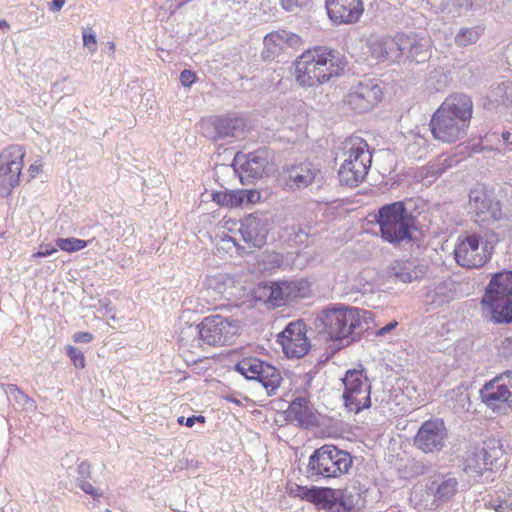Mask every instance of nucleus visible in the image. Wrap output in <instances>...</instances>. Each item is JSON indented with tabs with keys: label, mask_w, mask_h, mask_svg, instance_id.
<instances>
[{
	"label": "nucleus",
	"mask_w": 512,
	"mask_h": 512,
	"mask_svg": "<svg viewBox=\"0 0 512 512\" xmlns=\"http://www.w3.org/2000/svg\"><path fill=\"white\" fill-rule=\"evenodd\" d=\"M473 113L471 98L462 93L449 95L434 112L430 127L435 139L456 142L466 136Z\"/></svg>",
	"instance_id": "1"
},
{
	"label": "nucleus",
	"mask_w": 512,
	"mask_h": 512,
	"mask_svg": "<svg viewBox=\"0 0 512 512\" xmlns=\"http://www.w3.org/2000/svg\"><path fill=\"white\" fill-rule=\"evenodd\" d=\"M371 313L355 307H332L317 314L314 326L318 333L331 340H354L370 328Z\"/></svg>",
	"instance_id": "2"
},
{
	"label": "nucleus",
	"mask_w": 512,
	"mask_h": 512,
	"mask_svg": "<svg viewBox=\"0 0 512 512\" xmlns=\"http://www.w3.org/2000/svg\"><path fill=\"white\" fill-rule=\"evenodd\" d=\"M345 64L336 51L323 47L310 49L295 61V79L301 87H315L339 75Z\"/></svg>",
	"instance_id": "3"
},
{
	"label": "nucleus",
	"mask_w": 512,
	"mask_h": 512,
	"mask_svg": "<svg viewBox=\"0 0 512 512\" xmlns=\"http://www.w3.org/2000/svg\"><path fill=\"white\" fill-rule=\"evenodd\" d=\"M342 164L338 171L339 181L348 187L358 186L367 176L372 164V154L367 142L359 136L346 138L339 154Z\"/></svg>",
	"instance_id": "4"
},
{
	"label": "nucleus",
	"mask_w": 512,
	"mask_h": 512,
	"mask_svg": "<svg viewBox=\"0 0 512 512\" xmlns=\"http://www.w3.org/2000/svg\"><path fill=\"white\" fill-rule=\"evenodd\" d=\"M483 312L497 324L512 322V271L494 274L481 300Z\"/></svg>",
	"instance_id": "5"
},
{
	"label": "nucleus",
	"mask_w": 512,
	"mask_h": 512,
	"mask_svg": "<svg viewBox=\"0 0 512 512\" xmlns=\"http://www.w3.org/2000/svg\"><path fill=\"white\" fill-rule=\"evenodd\" d=\"M353 460L347 451L334 445H323L310 456L307 472L310 477L337 478L347 474Z\"/></svg>",
	"instance_id": "6"
},
{
	"label": "nucleus",
	"mask_w": 512,
	"mask_h": 512,
	"mask_svg": "<svg viewBox=\"0 0 512 512\" xmlns=\"http://www.w3.org/2000/svg\"><path fill=\"white\" fill-rule=\"evenodd\" d=\"M377 222L382 237L393 244L411 239L414 219L403 202L384 205L378 211Z\"/></svg>",
	"instance_id": "7"
},
{
	"label": "nucleus",
	"mask_w": 512,
	"mask_h": 512,
	"mask_svg": "<svg viewBox=\"0 0 512 512\" xmlns=\"http://www.w3.org/2000/svg\"><path fill=\"white\" fill-rule=\"evenodd\" d=\"M493 247L476 234L461 235L454 247L458 265L465 268H480L491 258Z\"/></svg>",
	"instance_id": "8"
},
{
	"label": "nucleus",
	"mask_w": 512,
	"mask_h": 512,
	"mask_svg": "<svg viewBox=\"0 0 512 512\" xmlns=\"http://www.w3.org/2000/svg\"><path fill=\"white\" fill-rule=\"evenodd\" d=\"M199 327L205 344L222 346L231 343L239 334L241 323L235 318L212 315L205 317Z\"/></svg>",
	"instance_id": "9"
},
{
	"label": "nucleus",
	"mask_w": 512,
	"mask_h": 512,
	"mask_svg": "<svg viewBox=\"0 0 512 512\" xmlns=\"http://www.w3.org/2000/svg\"><path fill=\"white\" fill-rule=\"evenodd\" d=\"M24 157L25 151L20 145H11L0 153V195H9L19 185Z\"/></svg>",
	"instance_id": "10"
},
{
	"label": "nucleus",
	"mask_w": 512,
	"mask_h": 512,
	"mask_svg": "<svg viewBox=\"0 0 512 512\" xmlns=\"http://www.w3.org/2000/svg\"><path fill=\"white\" fill-rule=\"evenodd\" d=\"M482 401L493 411L512 409V371H506L484 385L480 392Z\"/></svg>",
	"instance_id": "11"
},
{
	"label": "nucleus",
	"mask_w": 512,
	"mask_h": 512,
	"mask_svg": "<svg viewBox=\"0 0 512 512\" xmlns=\"http://www.w3.org/2000/svg\"><path fill=\"white\" fill-rule=\"evenodd\" d=\"M235 368L246 379L261 383L268 394L274 393L282 381L280 372L274 366L258 358H244L236 364Z\"/></svg>",
	"instance_id": "12"
},
{
	"label": "nucleus",
	"mask_w": 512,
	"mask_h": 512,
	"mask_svg": "<svg viewBox=\"0 0 512 512\" xmlns=\"http://www.w3.org/2000/svg\"><path fill=\"white\" fill-rule=\"evenodd\" d=\"M345 387L343 399L345 406L355 413L368 408L371 404L370 384L362 371L351 370L343 378Z\"/></svg>",
	"instance_id": "13"
},
{
	"label": "nucleus",
	"mask_w": 512,
	"mask_h": 512,
	"mask_svg": "<svg viewBox=\"0 0 512 512\" xmlns=\"http://www.w3.org/2000/svg\"><path fill=\"white\" fill-rule=\"evenodd\" d=\"M448 439V430L442 419H429L422 423L416 436L414 445L424 453H438Z\"/></svg>",
	"instance_id": "14"
},
{
	"label": "nucleus",
	"mask_w": 512,
	"mask_h": 512,
	"mask_svg": "<svg viewBox=\"0 0 512 512\" xmlns=\"http://www.w3.org/2000/svg\"><path fill=\"white\" fill-rule=\"evenodd\" d=\"M469 209L480 224H490L502 217L500 202L484 188H475L469 194Z\"/></svg>",
	"instance_id": "15"
},
{
	"label": "nucleus",
	"mask_w": 512,
	"mask_h": 512,
	"mask_svg": "<svg viewBox=\"0 0 512 512\" xmlns=\"http://www.w3.org/2000/svg\"><path fill=\"white\" fill-rule=\"evenodd\" d=\"M268 232L269 221L262 214H250L240 221L239 234L247 254L266 244Z\"/></svg>",
	"instance_id": "16"
},
{
	"label": "nucleus",
	"mask_w": 512,
	"mask_h": 512,
	"mask_svg": "<svg viewBox=\"0 0 512 512\" xmlns=\"http://www.w3.org/2000/svg\"><path fill=\"white\" fill-rule=\"evenodd\" d=\"M432 40L426 33H398L400 59L424 63L431 56Z\"/></svg>",
	"instance_id": "17"
},
{
	"label": "nucleus",
	"mask_w": 512,
	"mask_h": 512,
	"mask_svg": "<svg viewBox=\"0 0 512 512\" xmlns=\"http://www.w3.org/2000/svg\"><path fill=\"white\" fill-rule=\"evenodd\" d=\"M278 342L288 358L304 357L311 348L310 340L307 337L306 325L299 320L291 322L286 326L278 335Z\"/></svg>",
	"instance_id": "18"
},
{
	"label": "nucleus",
	"mask_w": 512,
	"mask_h": 512,
	"mask_svg": "<svg viewBox=\"0 0 512 512\" xmlns=\"http://www.w3.org/2000/svg\"><path fill=\"white\" fill-rule=\"evenodd\" d=\"M382 89L375 79L365 78L350 88L347 104L358 112L371 110L381 99Z\"/></svg>",
	"instance_id": "19"
},
{
	"label": "nucleus",
	"mask_w": 512,
	"mask_h": 512,
	"mask_svg": "<svg viewBox=\"0 0 512 512\" xmlns=\"http://www.w3.org/2000/svg\"><path fill=\"white\" fill-rule=\"evenodd\" d=\"M281 175L285 186L292 191H296L304 189L319 180L321 169L310 161H303L285 165Z\"/></svg>",
	"instance_id": "20"
},
{
	"label": "nucleus",
	"mask_w": 512,
	"mask_h": 512,
	"mask_svg": "<svg viewBox=\"0 0 512 512\" xmlns=\"http://www.w3.org/2000/svg\"><path fill=\"white\" fill-rule=\"evenodd\" d=\"M329 19L337 25L355 24L364 13L363 0H326Z\"/></svg>",
	"instance_id": "21"
},
{
	"label": "nucleus",
	"mask_w": 512,
	"mask_h": 512,
	"mask_svg": "<svg viewBox=\"0 0 512 512\" xmlns=\"http://www.w3.org/2000/svg\"><path fill=\"white\" fill-rule=\"evenodd\" d=\"M267 300L275 306H280L286 300L305 297L307 283L305 281L272 282L263 288Z\"/></svg>",
	"instance_id": "22"
},
{
	"label": "nucleus",
	"mask_w": 512,
	"mask_h": 512,
	"mask_svg": "<svg viewBox=\"0 0 512 512\" xmlns=\"http://www.w3.org/2000/svg\"><path fill=\"white\" fill-rule=\"evenodd\" d=\"M204 285L207 290L228 301L240 298L243 292V286L234 277L222 272L208 275Z\"/></svg>",
	"instance_id": "23"
},
{
	"label": "nucleus",
	"mask_w": 512,
	"mask_h": 512,
	"mask_svg": "<svg viewBox=\"0 0 512 512\" xmlns=\"http://www.w3.org/2000/svg\"><path fill=\"white\" fill-rule=\"evenodd\" d=\"M299 37L289 31H273L264 37V49L262 56L266 60H274L286 48L296 46L299 43Z\"/></svg>",
	"instance_id": "24"
},
{
	"label": "nucleus",
	"mask_w": 512,
	"mask_h": 512,
	"mask_svg": "<svg viewBox=\"0 0 512 512\" xmlns=\"http://www.w3.org/2000/svg\"><path fill=\"white\" fill-rule=\"evenodd\" d=\"M235 161L247 177L260 178L270 163V156L266 149H258L245 155L237 154Z\"/></svg>",
	"instance_id": "25"
},
{
	"label": "nucleus",
	"mask_w": 512,
	"mask_h": 512,
	"mask_svg": "<svg viewBox=\"0 0 512 512\" xmlns=\"http://www.w3.org/2000/svg\"><path fill=\"white\" fill-rule=\"evenodd\" d=\"M487 101L489 108L502 116H512V81L492 86Z\"/></svg>",
	"instance_id": "26"
},
{
	"label": "nucleus",
	"mask_w": 512,
	"mask_h": 512,
	"mask_svg": "<svg viewBox=\"0 0 512 512\" xmlns=\"http://www.w3.org/2000/svg\"><path fill=\"white\" fill-rule=\"evenodd\" d=\"M260 194L256 190H224L212 193V200L220 206L238 208L244 204L256 203Z\"/></svg>",
	"instance_id": "27"
},
{
	"label": "nucleus",
	"mask_w": 512,
	"mask_h": 512,
	"mask_svg": "<svg viewBox=\"0 0 512 512\" xmlns=\"http://www.w3.org/2000/svg\"><path fill=\"white\" fill-rule=\"evenodd\" d=\"M369 51L376 60H393L400 62L398 50V34L391 37H381L369 40Z\"/></svg>",
	"instance_id": "28"
},
{
	"label": "nucleus",
	"mask_w": 512,
	"mask_h": 512,
	"mask_svg": "<svg viewBox=\"0 0 512 512\" xmlns=\"http://www.w3.org/2000/svg\"><path fill=\"white\" fill-rule=\"evenodd\" d=\"M179 343L183 353L189 352L201 357L200 350L205 343L202 340L199 325H188L182 328L179 333Z\"/></svg>",
	"instance_id": "29"
},
{
	"label": "nucleus",
	"mask_w": 512,
	"mask_h": 512,
	"mask_svg": "<svg viewBox=\"0 0 512 512\" xmlns=\"http://www.w3.org/2000/svg\"><path fill=\"white\" fill-rule=\"evenodd\" d=\"M391 274L404 283H410L424 274L422 267L411 260H396L391 264Z\"/></svg>",
	"instance_id": "30"
},
{
	"label": "nucleus",
	"mask_w": 512,
	"mask_h": 512,
	"mask_svg": "<svg viewBox=\"0 0 512 512\" xmlns=\"http://www.w3.org/2000/svg\"><path fill=\"white\" fill-rule=\"evenodd\" d=\"M245 122L242 118H221L215 124L216 137L220 139L243 135Z\"/></svg>",
	"instance_id": "31"
},
{
	"label": "nucleus",
	"mask_w": 512,
	"mask_h": 512,
	"mask_svg": "<svg viewBox=\"0 0 512 512\" xmlns=\"http://www.w3.org/2000/svg\"><path fill=\"white\" fill-rule=\"evenodd\" d=\"M475 512H512V495L484 499L476 504Z\"/></svg>",
	"instance_id": "32"
},
{
	"label": "nucleus",
	"mask_w": 512,
	"mask_h": 512,
	"mask_svg": "<svg viewBox=\"0 0 512 512\" xmlns=\"http://www.w3.org/2000/svg\"><path fill=\"white\" fill-rule=\"evenodd\" d=\"M480 450L481 455L484 457V461H488L492 466H495L504 455V448L501 440L494 436L488 437L484 440Z\"/></svg>",
	"instance_id": "33"
},
{
	"label": "nucleus",
	"mask_w": 512,
	"mask_h": 512,
	"mask_svg": "<svg viewBox=\"0 0 512 512\" xmlns=\"http://www.w3.org/2000/svg\"><path fill=\"white\" fill-rule=\"evenodd\" d=\"M289 414L302 425L310 424L313 418L308 400L304 397H298L292 401L289 406Z\"/></svg>",
	"instance_id": "34"
},
{
	"label": "nucleus",
	"mask_w": 512,
	"mask_h": 512,
	"mask_svg": "<svg viewBox=\"0 0 512 512\" xmlns=\"http://www.w3.org/2000/svg\"><path fill=\"white\" fill-rule=\"evenodd\" d=\"M219 237V241L216 244V249L219 254L233 255L235 253L239 256L247 254L243 244L239 243L234 236L222 234Z\"/></svg>",
	"instance_id": "35"
},
{
	"label": "nucleus",
	"mask_w": 512,
	"mask_h": 512,
	"mask_svg": "<svg viewBox=\"0 0 512 512\" xmlns=\"http://www.w3.org/2000/svg\"><path fill=\"white\" fill-rule=\"evenodd\" d=\"M493 466L484 461V457L481 455V450L476 449L468 454L465 461V471L475 473L477 475L483 474L484 471L492 470Z\"/></svg>",
	"instance_id": "36"
},
{
	"label": "nucleus",
	"mask_w": 512,
	"mask_h": 512,
	"mask_svg": "<svg viewBox=\"0 0 512 512\" xmlns=\"http://www.w3.org/2000/svg\"><path fill=\"white\" fill-rule=\"evenodd\" d=\"M341 491L328 488V487H317L314 502L317 505H321L323 508L331 509L335 505L341 496Z\"/></svg>",
	"instance_id": "37"
},
{
	"label": "nucleus",
	"mask_w": 512,
	"mask_h": 512,
	"mask_svg": "<svg viewBox=\"0 0 512 512\" xmlns=\"http://www.w3.org/2000/svg\"><path fill=\"white\" fill-rule=\"evenodd\" d=\"M481 29L478 27L461 28L455 35L454 41L459 47H467L478 41Z\"/></svg>",
	"instance_id": "38"
},
{
	"label": "nucleus",
	"mask_w": 512,
	"mask_h": 512,
	"mask_svg": "<svg viewBox=\"0 0 512 512\" xmlns=\"http://www.w3.org/2000/svg\"><path fill=\"white\" fill-rule=\"evenodd\" d=\"M458 490V481L454 477L444 478L437 486L435 496L442 501L451 499Z\"/></svg>",
	"instance_id": "39"
},
{
	"label": "nucleus",
	"mask_w": 512,
	"mask_h": 512,
	"mask_svg": "<svg viewBox=\"0 0 512 512\" xmlns=\"http://www.w3.org/2000/svg\"><path fill=\"white\" fill-rule=\"evenodd\" d=\"M56 246L66 252H76L84 249L87 246V242L77 238H58Z\"/></svg>",
	"instance_id": "40"
},
{
	"label": "nucleus",
	"mask_w": 512,
	"mask_h": 512,
	"mask_svg": "<svg viewBox=\"0 0 512 512\" xmlns=\"http://www.w3.org/2000/svg\"><path fill=\"white\" fill-rule=\"evenodd\" d=\"M82 38L84 48H86L92 54L95 53L98 48V42L96 34L92 28H83Z\"/></svg>",
	"instance_id": "41"
},
{
	"label": "nucleus",
	"mask_w": 512,
	"mask_h": 512,
	"mask_svg": "<svg viewBox=\"0 0 512 512\" xmlns=\"http://www.w3.org/2000/svg\"><path fill=\"white\" fill-rule=\"evenodd\" d=\"M262 262L266 265V269H275L282 265L283 256L277 252H265L262 255Z\"/></svg>",
	"instance_id": "42"
},
{
	"label": "nucleus",
	"mask_w": 512,
	"mask_h": 512,
	"mask_svg": "<svg viewBox=\"0 0 512 512\" xmlns=\"http://www.w3.org/2000/svg\"><path fill=\"white\" fill-rule=\"evenodd\" d=\"M472 7V0H450L448 7L449 13L461 15Z\"/></svg>",
	"instance_id": "43"
},
{
	"label": "nucleus",
	"mask_w": 512,
	"mask_h": 512,
	"mask_svg": "<svg viewBox=\"0 0 512 512\" xmlns=\"http://www.w3.org/2000/svg\"><path fill=\"white\" fill-rule=\"evenodd\" d=\"M316 488H307L303 486H296L295 489H291V493L294 496L300 497L301 499H305L310 502H314L315 494H316Z\"/></svg>",
	"instance_id": "44"
},
{
	"label": "nucleus",
	"mask_w": 512,
	"mask_h": 512,
	"mask_svg": "<svg viewBox=\"0 0 512 512\" xmlns=\"http://www.w3.org/2000/svg\"><path fill=\"white\" fill-rule=\"evenodd\" d=\"M67 354L69 355V357L71 358V360L73 361V363L76 367H80V368L85 367L84 355L79 349H77L73 346H68Z\"/></svg>",
	"instance_id": "45"
},
{
	"label": "nucleus",
	"mask_w": 512,
	"mask_h": 512,
	"mask_svg": "<svg viewBox=\"0 0 512 512\" xmlns=\"http://www.w3.org/2000/svg\"><path fill=\"white\" fill-rule=\"evenodd\" d=\"M309 0H281V5L286 11H295L307 5Z\"/></svg>",
	"instance_id": "46"
},
{
	"label": "nucleus",
	"mask_w": 512,
	"mask_h": 512,
	"mask_svg": "<svg viewBox=\"0 0 512 512\" xmlns=\"http://www.w3.org/2000/svg\"><path fill=\"white\" fill-rule=\"evenodd\" d=\"M221 228L223 229L222 234L228 233H239L240 222H237L233 219H223L221 221Z\"/></svg>",
	"instance_id": "47"
},
{
	"label": "nucleus",
	"mask_w": 512,
	"mask_h": 512,
	"mask_svg": "<svg viewBox=\"0 0 512 512\" xmlns=\"http://www.w3.org/2000/svg\"><path fill=\"white\" fill-rule=\"evenodd\" d=\"M499 351L505 358H512V336L501 342Z\"/></svg>",
	"instance_id": "48"
},
{
	"label": "nucleus",
	"mask_w": 512,
	"mask_h": 512,
	"mask_svg": "<svg viewBox=\"0 0 512 512\" xmlns=\"http://www.w3.org/2000/svg\"><path fill=\"white\" fill-rule=\"evenodd\" d=\"M196 80V75L190 70H183L180 73V82L184 87H190Z\"/></svg>",
	"instance_id": "49"
},
{
	"label": "nucleus",
	"mask_w": 512,
	"mask_h": 512,
	"mask_svg": "<svg viewBox=\"0 0 512 512\" xmlns=\"http://www.w3.org/2000/svg\"><path fill=\"white\" fill-rule=\"evenodd\" d=\"M77 472L81 481H86L91 475V467L88 462L83 461L78 465Z\"/></svg>",
	"instance_id": "50"
},
{
	"label": "nucleus",
	"mask_w": 512,
	"mask_h": 512,
	"mask_svg": "<svg viewBox=\"0 0 512 512\" xmlns=\"http://www.w3.org/2000/svg\"><path fill=\"white\" fill-rule=\"evenodd\" d=\"M80 488L87 494L93 496L94 498H98L102 496V493H99L91 483L88 481H81Z\"/></svg>",
	"instance_id": "51"
},
{
	"label": "nucleus",
	"mask_w": 512,
	"mask_h": 512,
	"mask_svg": "<svg viewBox=\"0 0 512 512\" xmlns=\"http://www.w3.org/2000/svg\"><path fill=\"white\" fill-rule=\"evenodd\" d=\"M75 342L88 343L93 340V335L89 332H78L73 336Z\"/></svg>",
	"instance_id": "52"
},
{
	"label": "nucleus",
	"mask_w": 512,
	"mask_h": 512,
	"mask_svg": "<svg viewBox=\"0 0 512 512\" xmlns=\"http://www.w3.org/2000/svg\"><path fill=\"white\" fill-rule=\"evenodd\" d=\"M56 252H57V248H55V247L49 248L48 246H46L45 249H43V247H41V250L32 254V258L46 257V256L52 255L53 253H56Z\"/></svg>",
	"instance_id": "53"
},
{
	"label": "nucleus",
	"mask_w": 512,
	"mask_h": 512,
	"mask_svg": "<svg viewBox=\"0 0 512 512\" xmlns=\"http://www.w3.org/2000/svg\"><path fill=\"white\" fill-rule=\"evenodd\" d=\"M398 325L397 321H392L389 324L385 325L384 327L380 328L377 332V336H384L385 334L389 333L393 329H395Z\"/></svg>",
	"instance_id": "54"
},
{
	"label": "nucleus",
	"mask_w": 512,
	"mask_h": 512,
	"mask_svg": "<svg viewBox=\"0 0 512 512\" xmlns=\"http://www.w3.org/2000/svg\"><path fill=\"white\" fill-rule=\"evenodd\" d=\"M66 0H53L49 6L52 11H59L65 5Z\"/></svg>",
	"instance_id": "55"
},
{
	"label": "nucleus",
	"mask_w": 512,
	"mask_h": 512,
	"mask_svg": "<svg viewBox=\"0 0 512 512\" xmlns=\"http://www.w3.org/2000/svg\"><path fill=\"white\" fill-rule=\"evenodd\" d=\"M40 171V165L37 163L31 164L29 166V172L32 178H34Z\"/></svg>",
	"instance_id": "56"
},
{
	"label": "nucleus",
	"mask_w": 512,
	"mask_h": 512,
	"mask_svg": "<svg viewBox=\"0 0 512 512\" xmlns=\"http://www.w3.org/2000/svg\"><path fill=\"white\" fill-rule=\"evenodd\" d=\"M195 422H196V416H191L185 420V425L187 427H192L195 424Z\"/></svg>",
	"instance_id": "57"
},
{
	"label": "nucleus",
	"mask_w": 512,
	"mask_h": 512,
	"mask_svg": "<svg viewBox=\"0 0 512 512\" xmlns=\"http://www.w3.org/2000/svg\"><path fill=\"white\" fill-rule=\"evenodd\" d=\"M510 137H511V133L508 132V131H505L502 133V139L505 143H510ZM511 144H512V141H511Z\"/></svg>",
	"instance_id": "58"
},
{
	"label": "nucleus",
	"mask_w": 512,
	"mask_h": 512,
	"mask_svg": "<svg viewBox=\"0 0 512 512\" xmlns=\"http://www.w3.org/2000/svg\"><path fill=\"white\" fill-rule=\"evenodd\" d=\"M4 27L8 28L9 24H8V22L6 20H1L0 21V28H4Z\"/></svg>",
	"instance_id": "59"
},
{
	"label": "nucleus",
	"mask_w": 512,
	"mask_h": 512,
	"mask_svg": "<svg viewBox=\"0 0 512 512\" xmlns=\"http://www.w3.org/2000/svg\"><path fill=\"white\" fill-rule=\"evenodd\" d=\"M14 392H16L17 395H19L22 398H26V396L17 388H13Z\"/></svg>",
	"instance_id": "60"
},
{
	"label": "nucleus",
	"mask_w": 512,
	"mask_h": 512,
	"mask_svg": "<svg viewBox=\"0 0 512 512\" xmlns=\"http://www.w3.org/2000/svg\"><path fill=\"white\" fill-rule=\"evenodd\" d=\"M196 421H199V422H201V423H204V422H205V417H204V416H201V415L196 416Z\"/></svg>",
	"instance_id": "61"
},
{
	"label": "nucleus",
	"mask_w": 512,
	"mask_h": 512,
	"mask_svg": "<svg viewBox=\"0 0 512 512\" xmlns=\"http://www.w3.org/2000/svg\"><path fill=\"white\" fill-rule=\"evenodd\" d=\"M184 419H185V418H184L183 416L179 417V419H178V423H179V424H183V423H185V422H184Z\"/></svg>",
	"instance_id": "62"
},
{
	"label": "nucleus",
	"mask_w": 512,
	"mask_h": 512,
	"mask_svg": "<svg viewBox=\"0 0 512 512\" xmlns=\"http://www.w3.org/2000/svg\"><path fill=\"white\" fill-rule=\"evenodd\" d=\"M109 49H111L112 51H114V48H115V45L113 42H109Z\"/></svg>",
	"instance_id": "63"
},
{
	"label": "nucleus",
	"mask_w": 512,
	"mask_h": 512,
	"mask_svg": "<svg viewBox=\"0 0 512 512\" xmlns=\"http://www.w3.org/2000/svg\"><path fill=\"white\" fill-rule=\"evenodd\" d=\"M432 172L435 173V174H441L443 172V169L433 170Z\"/></svg>",
	"instance_id": "64"
}]
</instances>
